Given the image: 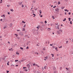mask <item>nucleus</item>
<instances>
[{
	"label": "nucleus",
	"instance_id": "nucleus-24",
	"mask_svg": "<svg viewBox=\"0 0 73 73\" xmlns=\"http://www.w3.org/2000/svg\"><path fill=\"white\" fill-rule=\"evenodd\" d=\"M11 11H12V12H13V9H10Z\"/></svg>",
	"mask_w": 73,
	"mask_h": 73
},
{
	"label": "nucleus",
	"instance_id": "nucleus-7",
	"mask_svg": "<svg viewBox=\"0 0 73 73\" xmlns=\"http://www.w3.org/2000/svg\"><path fill=\"white\" fill-rule=\"evenodd\" d=\"M57 49H58V48L57 47H55V50H56V51H58V50Z\"/></svg>",
	"mask_w": 73,
	"mask_h": 73
},
{
	"label": "nucleus",
	"instance_id": "nucleus-30",
	"mask_svg": "<svg viewBox=\"0 0 73 73\" xmlns=\"http://www.w3.org/2000/svg\"><path fill=\"white\" fill-rule=\"evenodd\" d=\"M72 21H70V24H72Z\"/></svg>",
	"mask_w": 73,
	"mask_h": 73
},
{
	"label": "nucleus",
	"instance_id": "nucleus-34",
	"mask_svg": "<svg viewBox=\"0 0 73 73\" xmlns=\"http://www.w3.org/2000/svg\"><path fill=\"white\" fill-rule=\"evenodd\" d=\"M29 49V47H28V46H27L26 48V49Z\"/></svg>",
	"mask_w": 73,
	"mask_h": 73
},
{
	"label": "nucleus",
	"instance_id": "nucleus-8",
	"mask_svg": "<svg viewBox=\"0 0 73 73\" xmlns=\"http://www.w3.org/2000/svg\"><path fill=\"white\" fill-rule=\"evenodd\" d=\"M59 32H62V29H60L59 30Z\"/></svg>",
	"mask_w": 73,
	"mask_h": 73
},
{
	"label": "nucleus",
	"instance_id": "nucleus-3",
	"mask_svg": "<svg viewBox=\"0 0 73 73\" xmlns=\"http://www.w3.org/2000/svg\"><path fill=\"white\" fill-rule=\"evenodd\" d=\"M27 67L28 68L29 70V68H30V65L29 64H28L27 65Z\"/></svg>",
	"mask_w": 73,
	"mask_h": 73
},
{
	"label": "nucleus",
	"instance_id": "nucleus-40",
	"mask_svg": "<svg viewBox=\"0 0 73 73\" xmlns=\"http://www.w3.org/2000/svg\"><path fill=\"white\" fill-rule=\"evenodd\" d=\"M12 57L13 58H14L15 57V55H13Z\"/></svg>",
	"mask_w": 73,
	"mask_h": 73
},
{
	"label": "nucleus",
	"instance_id": "nucleus-61",
	"mask_svg": "<svg viewBox=\"0 0 73 73\" xmlns=\"http://www.w3.org/2000/svg\"><path fill=\"white\" fill-rule=\"evenodd\" d=\"M37 66L38 67V68H39V67H40V66H39L37 65V66Z\"/></svg>",
	"mask_w": 73,
	"mask_h": 73
},
{
	"label": "nucleus",
	"instance_id": "nucleus-45",
	"mask_svg": "<svg viewBox=\"0 0 73 73\" xmlns=\"http://www.w3.org/2000/svg\"><path fill=\"white\" fill-rule=\"evenodd\" d=\"M34 9H35V11H36V10H37V8H36L35 9V8Z\"/></svg>",
	"mask_w": 73,
	"mask_h": 73
},
{
	"label": "nucleus",
	"instance_id": "nucleus-1",
	"mask_svg": "<svg viewBox=\"0 0 73 73\" xmlns=\"http://www.w3.org/2000/svg\"><path fill=\"white\" fill-rule=\"evenodd\" d=\"M59 27V25L55 26V28L56 29H60V27Z\"/></svg>",
	"mask_w": 73,
	"mask_h": 73
},
{
	"label": "nucleus",
	"instance_id": "nucleus-27",
	"mask_svg": "<svg viewBox=\"0 0 73 73\" xmlns=\"http://www.w3.org/2000/svg\"><path fill=\"white\" fill-rule=\"evenodd\" d=\"M9 62H8L7 63V65H9Z\"/></svg>",
	"mask_w": 73,
	"mask_h": 73
},
{
	"label": "nucleus",
	"instance_id": "nucleus-51",
	"mask_svg": "<svg viewBox=\"0 0 73 73\" xmlns=\"http://www.w3.org/2000/svg\"><path fill=\"white\" fill-rule=\"evenodd\" d=\"M32 9H33V7H32V8H31V9H30L31 11H32Z\"/></svg>",
	"mask_w": 73,
	"mask_h": 73
},
{
	"label": "nucleus",
	"instance_id": "nucleus-11",
	"mask_svg": "<svg viewBox=\"0 0 73 73\" xmlns=\"http://www.w3.org/2000/svg\"><path fill=\"white\" fill-rule=\"evenodd\" d=\"M48 31H50L51 30V29L50 28H48Z\"/></svg>",
	"mask_w": 73,
	"mask_h": 73
},
{
	"label": "nucleus",
	"instance_id": "nucleus-53",
	"mask_svg": "<svg viewBox=\"0 0 73 73\" xmlns=\"http://www.w3.org/2000/svg\"><path fill=\"white\" fill-rule=\"evenodd\" d=\"M23 69H25V68L26 69H27V67H23Z\"/></svg>",
	"mask_w": 73,
	"mask_h": 73
},
{
	"label": "nucleus",
	"instance_id": "nucleus-38",
	"mask_svg": "<svg viewBox=\"0 0 73 73\" xmlns=\"http://www.w3.org/2000/svg\"><path fill=\"white\" fill-rule=\"evenodd\" d=\"M52 48H53V49H54V48H55V47L54 46H53Z\"/></svg>",
	"mask_w": 73,
	"mask_h": 73
},
{
	"label": "nucleus",
	"instance_id": "nucleus-59",
	"mask_svg": "<svg viewBox=\"0 0 73 73\" xmlns=\"http://www.w3.org/2000/svg\"><path fill=\"white\" fill-rule=\"evenodd\" d=\"M62 48V46H60V47H59V48Z\"/></svg>",
	"mask_w": 73,
	"mask_h": 73
},
{
	"label": "nucleus",
	"instance_id": "nucleus-28",
	"mask_svg": "<svg viewBox=\"0 0 73 73\" xmlns=\"http://www.w3.org/2000/svg\"><path fill=\"white\" fill-rule=\"evenodd\" d=\"M39 12H40V14H41V13H42V12H41V10H40L39 11Z\"/></svg>",
	"mask_w": 73,
	"mask_h": 73
},
{
	"label": "nucleus",
	"instance_id": "nucleus-5",
	"mask_svg": "<svg viewBox=\"0 0 73 73\" xmlns=\"http://www.w3.org/2000/svg\"><path fill=\"white\" fill-rule=\"evenodd\" d=\"M1 17H5V15L4 14L3 15H1Z\"/></svg>",
	"mask_w": 73,
	"mask_h": 73
},
{
	"label": "nucleus",
	"instance_id": "nucleus-25",
	"mask_svg": "<svg viewBox=\"0 0 73 73\" xmlns=\"http://www.w3.org/2000/svg\"><path fill=\"white\" fill-rule=\"evenodd\" d=\"M19 5H21V4H22V2L19 3Z\"/></svg>",
	"mask_w": 73,
	"mask_h": 73
},
{
	"label": "nucleus",
	"instance_id": "nucleus-20",
	"mask_svg": "<svg viewBox=\"0 0 73 73\" xmlns=\"http://www.w3.org/2000/svg\"><path fill=\"white\" fill-rule=\"evenodd\" d=\"M51 55H52V57H54V55L53 54H52Z\"/></svg>",
	"mask_w": 73,
	"mask_h": 73
},
{
	"label": "nucleus",
	"instance_id": "nucleus-57",
	"mask_svg": "<svg viewBox=\"0 0 73 73\" xmlns=\"http://www.w3.org/2000/svg\"><path fill=\"white\" fill-rule=\"evenodd\" d=\"M36 28H37V30H38V29H39V28H38V27H37Z\"/></svg>",
	"mask_w": 73,
	"mask_h": 73
},
{
	"label": "nucleus",
	"instance_id": "nucleus-37",
	"mask_svg": "<svg viewBox=\"0 0 73 73\" xmlns=\"http://www.w3.org/2000/svg\"><path fill=\"white\" fill-rule=\"evenodd\" d=\"M7 7H10V5H7Z\"/></svg>",
	"mask_w": 73,
	"mask_h": 73
},
{
	"label": "nucleus",
	"instance_id": "nucleus-15",
	"mask_svg": "<svg viewBox=\"0 0 73 73\" xmlns=\"http://www.w3.org/2000/svg\"><path fill=\"white\" fill-rule=\"evenodd\" d=\"M25 71L26 72H27L28 71V69H24Z\"/></svg>",
	"mask_w": 73,
	"mask_h": 73
},
{
	"label": "nucleus",
	"instance_id": "nucleus-49",
	"mask_svg": "<svg viewBox=\"0 0 73 73\" xmlns=\"http://www.w3.org/2000/svg\"><path fill=\"white\" fill-rule=\"evenodd\" d=\"M7 73H8L9 72V71H7Z\"/></svg>",
	"mask_w": 73,
	"mask_h": 73
},
{
	"label": "nucleus",
	"instance_id": "nucleus-26",
	"mask_svg": "<svg viewBox=\"0 0 73 73\" xmlns=\"http://www.w3.org/2000/svg\"><path fill=\"white\" fill-rule=\"evenodd\" d=\"M2 1H3L2 0H1V1H0V3H3Z\"/></svg>",
	"mask_w": 73,
	"mask_h": 73
},
{
	"label": "nucleus",
	"instance_id": "nucleus-63",
	"mask_svg": "<svg viewBox=\"0 0 73 73\" xmlns=\"http://www.w3.org/2000/svg\"><path fill=\"white\" fill-rule=\"evenodd\" d=\"M34 10H32L33 13H35V12H34Z\"/></svg>",
	"mask_w": 73,
	"mask_h": 73
},
{
	"label": "nucleus",
	"instance_id": "nucleus-18",
	"mask_svg": "<svg viewBox=\"0 0 73 73\" xmlns=\"http://www.w3.org/2000/svg\"><path fill=\"white\" fill-rule=\"evenodd\" d=\"M52 19H55V18H54V16H52Z\"/></svg>",
	"mask_w": 73,
	"mask_h": 73
},
{
	"label": "nucleus",
	"instance_id": "nucleus-23",
	"mask_svg": "<svg viewBox=\"0 0 73 73\" xmlns=\"http://www.w3.org/2000/svg\"><path fill=\"white\" fill-rule=\"evenodd\" d=\"M70 19H71L70 18H68V20H69V21H70Z\"/></svg>",
	"mask_w": 73,
	"mask_h": 73
},
{
	"label": "nucleus",
	"instance_id": "nucleus-62",
	"mask_svg": "<svg viewBox=\"0 0 73 73\" xmlns=\"http://www.w3.org/2000/svg\"><path fill=\"white\" fill-rule=\"evenodd\" d=\"M20 30H17V31H18V32H19V31H20Z\"/></svg>",
	"mask_w": 73,
	"mask_h": 73
},
{
	"label": "nucleus",
	"instance_id": "nucleus-33",
	"mask_svg": "<svg viewBox=\"0 0 73 73\" xmlns=\"http://www.w3.org/2000/svg\"><path fill=\"white\" fill-rule=\"evenodd\" d=\"M15 35L16 36V37H17V36H18V35L17 34H15Z\"/></svg>",
	"mask_w": 73,
	"mask_h": 73
},
{
	"label": "nucleus",
	"instance_id": "nucleus-44",
	"mask_svg": "<svg viewBox=\"0 0 73 73\" xmlns=\"http://www.w3.org/2000/svg\"><path fill=\"white\" fill-rule=\"evenodd\" d=\"M66 69L67 70H69V68H66Z\"/></svg>",
	"mask_w": 73,
	"mask_h": 73
},
{
	"label": "nucleus",
	"instance_id": "nucleus-43",
	"mask_svg": "<svg viewBox=\"0 0 73 73\" xmlns=\"http://www.w3.org/2000/svg\"><path fill=\"white\" fill-rule=\"evenodd\" d=\"M22 8H23L24 7V5H22Z\"/></svg>",
	"mask_w": 73,
	"mask_h": 73
},
{
	"label": "nucleus",
	"instance_id": "nucleus-60",
	"mask_svg": "<svg viewBox=\"0 0 73 73\" xmlns=\"http://www.w3.org/2000/svg\"><path fill=\"white\" fill-rule=\"evenodd\" d=\"M50 46H53V44H50Z\"/></svg>",
	"mask_w": 73,
	"mask_h": 73
},
{
	"label": "nucleus",
	"instance_id": "nucleus-6",
	"mask_svg": "<svg viewBox=\"0 0 73 73\" xmlns=\"http://www.w3.org/2000/svg\"><path fill=\"white\" fill-rule=\"evenodd\" d=\"M55 11H59V9L58 8H56V9Z\"/></svg>",
	"mask_w": 73,
	"mask_h": 73
},
{
	"label": "nucleus",
	"instance_id": "nucleus-2",
	"mask_svg": "<svg viewBox=\"0 0 73 73\" xmlns=\"http://www.w3.org/2000/svg\"><path fill=\"white\" fill-rule=\"evenodd\" d=\"M56 34L57 35H60L61 32H60L59 31H57L56 32Z\"/></svg>",
	"mask_w": 73,
	"mask_h": 73
},
{
	"label": "nucleus",
	"instance_id": "nucleus-12",
	"mask_svg": "<svg viewBox=\"0 0 73 73\" xmlns=\"http://www.w3.org/2000/svg\"><path fill=\"white\" fill-rule=\"evenodd\" d=\"M16 54H17L18 55H19V53H18V52H17L16 53Z\"/></svg>",
	"mask_w": 73,
	"mask_h": 73
},
{
	"label": "nucleus",
	"instance_id": "nucleus-56",
	"mask_svg": "<svg viewBox=\"0 0 73 73\" xmlns=\"http://www.w3.org/2000/svg\"><path fill=\"white\" fill-rule=\"evenodd\" d=\"M33 15H34V16H36V15H35V14H33Z\"/></svg>",
	"mask_w": 73,
	"mask_h": 73
},
{
	"label": "nucleus",
	"instance_id": "nucleus-32",
	"mask_svg": "<svg viewBox=\"0 0 73 73\" xmlns=\"http://www.w3.org/2000/svg\"><path fill=\"white\" fill-rule=\"evenodd\" d=\"M6 28H7V27H6V26H5V27L3 28V29H6Z\"/></svg>",
	"mask_w": 73,
	"mask_h": 73
},
{
	"label": "nucleus",
	"instance_id": "nucleus-19",
	"mask_svg": "<svg viewBox=\"0 0 73 73\" xmlns=\"http://www.w3.org/2000/svg\"><path fill=\"white\" fill-rule=\"evenodd\" d=\"M44 68L45 69H46V66H44Z\"/></svg>",
	"mask_w": 73,
	"mask_h": 73
},
{
	"label": "nucleus",
	"instance_id": "nucleus-50",
	"mask_svg": "<svg viewBox=\"0 0 73 73\" xmlns=\"http://www.w3.org/2000/svg\"><path fill=\"white\" fill-rule=\"evenodd\" d=\"M28 36H27V35H25V37H27Z\"/></svg>",
	"mask_w": 73,
	"mask_h": 73
},
{
	"label": "nucleus",
	"instance_id": "nucleus-21",
	"mask_svg": "<svg viewBox=\"0 0 73 73\" xmlns=\"http://www.w3.org/2000/svg\"><path fill=\"white\" fill-rule=\"evenodd\" d=\"M53 70H56V68L55 67H53Z\"/></svg>",
	"mask_w": 73,
	"mask_h": 73
},
{
	"label": "nucleus",
	"instance_id": "nucleus-10",
	"mask_svg": "<svg viewBox=\"0 0 73 73\" xmlns=\"http://www.w3.org/2000/svg\"><path fill=\"white\" fill-rule=\"evenodd\" d=\"M37 65L35 63H34L33 64V66H37Z\"/></svg>",
	"mask_w": 73,
	"mask_h": 73
},
{
	"label": "nucleus",
	"instance_id": "nucleus-39",
	"mask_svg": "<svg viewBox=\"0 0 73 73\" xmlns=\"http://www.w3.org/2000/svg\"><path fill=\"white\" fill-rule=\"evenodd\" d=\"M7 14L8 15H10V13L9 12H8Z\"/></svg>",
	"mask_w": 73,
	"mask_h": 73
},
{
	"label": "nucleus",
	"instance_id": "nucleus-46",
	"mask_svg": "<svg viewBox=\"0 0 73 73\" xmlns=\"http://www.w3.org/2000/svg\"><path fill=\"white\" fill-rule=\"evenodd\" d=\"M25 26H26V25H25L23 27H24V28H25Z\"/></svg>",
	"mask_w": 73,
	"mask_h": 73
},
{
	"label": "nucleus",
	"instance_id": "nucleus-48",
	"mask_svg": "<svg viewBox=\"0 0 73 73\" xmlns=\"http://www.w3.org/2000/svg\"><path fill=\"white\" fill-rule=\"evenodd\" d=\"M20 49H23V48H22V47H20Z\"/></svg>",
	"mask_w": 73,
	"mask_h": 73
},
{
	"label": "nucleus",
	"instance_id": "nucleus-9",
	"mask_svg": "<svg viewBox=\"0 0 73 73\" xmlns=\"http://www.w3.org/2000/svg\"><path fill=\"white\" fill-rule=\"evenodd\" d=\"M61 8L62 9H64L65 8V7H61Z\"/></svg>",
	"mask_w": 73,
	"mask_h": 73
},
{
	"label": "nucleus",
	"instance_id": "nucleus-17",
	"mask_svg": "<svg viewBox=\"0 0 73 73\" xmlns=\"http://www.w3.org/2000/svg\"><path fill=\"white\" fill-rule=\"evenodd\" d=\"M66 20V19L64 18V19L63 20V21H65Z\"/></svg>",
	"mask_w": 73,
	"mask_h": 73
},
{
	"label": "nucleus",
	"instance_id": "nucleus-36",
	"mask_svg": "<svg viewBox=\"0 0 73 73\" xmlns=\"http://www.w3.org/2000/svg\"><path fill=\"white\" fill-rule=\"evenodd\" d=\"M45 58H46V59H47L48 58V57L47 56L44 57Z\"/></svg>",
	"mask_w": 73,
	"mask_h": 73
},
{
	"label": "nucleus",
	"instance_id": "nucleus-41",
	"mask_svg": "<svg viewBox=\"0 0 73 73\" xmlns=\"http://www.w3.org/2000/svg\"><path fill=\"white\" fill-rule=\"evenodd\" d=\"M58 24V23L55 24V25H57Z\"/></svg>",
	"mask_w": 73,
	"mask_h": 73
},
{
	"label": "nucleus",
	"instance_id": "nucleus-64",
	"mask_svg": "<svg viewBox=\"0 0 73 73\" xmlns=\"http://www.w3.org/2000/svg\"><path fill=\"white\" fill-rule=\"evenodd\" d=\"M68 15H70V13H68Z\"/></svg>",
	"mask_w": 73,
	"mask_h": 73
},
{
	"label": "nucleus",
	"instance_id": "nucleus-29",
	"mask_svg": "<svg viewBox=\"0 0 73 73\" xmlns=\"http://www.w3.org/2000/svg\"><path fill=\"white\" fill-rule=\"evenodd\" d=\"M58 5H59V4H60V1L58 2Z\"/></svg>",
	"mask_w": 73,
	"mask_h": 73
},
{
	"label": "nucleus",
	"instance_id": "nucleus-54",
	"mask_svg": "<svg viewBox=\"0 0 73 73\" xmlns=\"http://www.w3.org/2000/svg\"><path fill=\"white\" fill-rule=\"evenodd\" d=\"M40 17H42V15H41L40 16Z\"/></svg>",
	"mask_w": 73,
	"mask_h": 73
},
{
	"label": "nucleus",
	"instance_id": "nucleus-16",
	"mask_svg": "<svg viewBox=\"0 0 73 73\" xmlns=\"http://www.w3.org/2000/svg\"><path fill=\"white\" fill-rule=\"evenodd\" d=\"M22 23H23V24H25V22H24V21H23Z\"/></svg>",
	"mask_w": 73,
	"mask_h": 73
},
{
	"label": "nucleus",
	"instance_id": "nucleus-22",
	"mask_svg": "<svg viewBox=\"0 0 73 73\" xmlns=\"http://www.w3.org/2000/svg\"><path fill=\"white\" fill-rule=\"evenodd\" d=\"M68 40L66 41V44H68Z\"/></svg>",
	"mask_w": 73,
	"mask_h": 73
},
{
	"label": "nucleus",
	"instance_id": "nucleus-13",
	"mask_svg": "<svg viewBox=\"0 0 73 73\" xmlns=\"http://www.w3.org/2000/svg\"><path fill=\"white\" fill-rule=\"evenodd\" d=\"M54 73H58V72H57V71H54Z\"/></svg>",
	"mask_w": 73,
	"mask_h": 73
},
{
	"label": "nucleus",
	"instance_id": "nucleus-31",
	"mask_svg": "<svg viewBox=\"0 0 73 73\" xmlns=\"http://www.w3.org/2000/svg\"><path fill=\"white\" fill-rule=\"evenodd\" d=\"M62 67H61L60 68V70H62Z\"/></svg>",
	"mask_w": 73,
	"mask_h": 73
},
{
	"label": "nucleus",
	"instance_id": "nucleus-52",
	"mask_svg": "<svg viewBox=\"0 0 73 73\" xmlns=\"http://www.w3.org/2000/svg\"><path fill=\"white\" fill-rule=\"evenodd\" d=\"M64 11L65 12H66V11H67V9H65Z\"/></svg>",
	"mask_w": 73,
	"mask_h": 73
},
{
	"label": "nucleus",
	"instance_id": "nucleus-4",
	"mask_svg": "<svg viewBox=\"0 0 73 73\" xmlns=\"http://www.w3.org/2000/svg\"><path fill=\"white\" fill-rule=\"evenodd\" d=\"M9 50L10 51H13V49L12 48H11V49H9Z\"/></svg>",
	"mask_w": 73,
	"mask_h": 73
},
{
	"label": "nucleus",
	"instance_id": "nucleus-14",
	"mask_svg": "<svg viewBox=\"0 0 73 73\" xmlns=\"http://www.w3.org/2000/svg\"><path fill=\"white\" fill-rule=\"evenodd\" d=\"M22 31H25V28H23V30H22Z\"/></svg>",
	"mask_w": 73,
	"mask_h": 73
},
{
	"label": "nucleus",
	"instance_id": "nucleus-58",
	"mask_svg": "<svg viewBox=\"0 0 73 73\" xmlns=\"http://www.w3.org/2000/svg\"><path fill=\"white\" fill-rule=\"evenodd\" d=\"M43 50H45V48H43Z\"/></svg>",
	"mask_w": 73,
	"mask_h": 73
},
{
	"label": "nucleus",
	"instance_id": "nucleus-47",
	"mask_svg": "<svg viewBox=\"0 0 73 73\" xmlns=\"http://www.w3.org/2000/svg\"><path fill=\"white\" fill-rule=\"evenodd\" d=\"M44 22H45V24L46 23H47V22H46V21H45Z\"/></svg>",
	"mask_w": 73,
	"mask_h": 73
},
{
	"label": "nucleus",
	"instance_id": "nucleus-35",
	"mask_svg": "<svg viewBox=\"0 0 73 73\" xmlns=\"http://www.w3.org/2000/svg\"><path fill=\"white\" fill-rule=\"evenodd\" d=\"M33 3H35V2H36V0H34L33 1Z\"/></svg>",
	"mask_w": 73,
	"mask_h": 73
},
{
	"label": "nucleus",
	"instance_id": "nucleus-55",
	"mask_svg": "<svg viewBox=\"0 0 73 73\" xmlns=\"http://www.w3.org/2000/svg\"><path fill=\"white\" fill-rule=\"evenodd\" d=\"M55 7H56V6H54V7H53V8H55Z\"/></svg>",
	"mask_w": 73,
	"mask_h": 73
},
{
	"label": "nucleus",
	"instance_id": "nucleus-42",
	"mask_svg": "<svg viewBox=\"0 0 73 73\" xmlns=\"http://www.w3.org/2000/svg\"><path fill=\"white\" fill-rule=\"evenodd\" d=\"M19 61V60H15V62H17V61Z\"/></svg>",
	"mask_w": 73,
	"mask_h": 73
}]
</instances>
